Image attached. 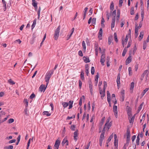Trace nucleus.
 Masks as SVG:
<instances>
[{"instance_id": "58", "label": "nucleus", "mask_w": 149, "mask_h": 149, "mask_svg": "<svg viewBox=\"0 0 149 149\" xmlns=\"http://www.w3.org/2000/svg\"><path fill=\"white\" fill-rule=\"evenodd\" d=\"M106 13H107V14H106L107 17H109L110 16V15H111V12L110 13H109V12L107 10L106 11Z\"/></svg>"}, {"instance_id": "62", "label": "nucleus", "mask_w": 149, "mask_h": 149, "mask_svg": "<svg viewBox=\"0 0 149 149\" xmlns=\"http://www.w3.org/2000/svg\"><path fill=\"white\" fill-rule=\"evenodd\" d=\"M138 27H135V34H138Z\"/></svg>"}, {"instance_id": "27", "label": "nucleus", "mask_w": 149, "mask_h": 149, "mask_svg": "<svg viewBox=\"0 0 149 149\" xmlns=\"http://www.w3.org/2000/svg\"><path fill=\"white\" fill-rule=\"evenodd\" d=\"M32 5L33 6L35 7V8L36 7H37V3L36 2V1L35 0H32Z\"/></svg>"}, {"instance_id": "28", "label": "nucleus", "mask_w": 149, "mask_h": 149, "mask_svg": "<svg viewBox=\"0 0 149 149\" xmlns=\"http://www.w3.org/2000/svg\"><path fill=\"white\" fill-rule=\"evenodd\" d=\"M8 82L11 85H13L15 83L11 79H10L8 81Z\"/></svg>"}, {"instance_id": "56", "label": "nucleus", "mask_w": 149, "mask_h": 149, "mask_svg": "<svg viewBox=\"0 0 149 149\" xmlns=\"http://www.w3.org/2000/svg\"><path fill=\"white\" fill-rule=\"evenodd\" d=\"M78 54L79 56H83V54L81 51L80 50L78 52Z\"/></svg>"}, {"instance_id": "61", "label": "nucleus", "mask_w": 149, "mask_h": 149, "mask_svg": "<svg viewBox=\"0 0 149 149\" xmlns=\"http://www.w3.org/2000/svg\"><path fill=\"white\" fill-rule=\"evenodd\" d=\"M137 49V48L136 47V44H135L134 46V50H133V54H134V53H135L136 51V50Z\"/></svg>"}, {"instance_id": "21", "label": "nucleus", "mask_w": 149, "mask_h": 149, "mask_svg": "<svg viewBox=\"0 0 149 149\" xmlns=\"http://www.w3.org/2000/svg\"><path fill=\"white\" fill-rule=\"evenodd\" d=\"M147 74V76H148V70H145L143 73V74L141 75V76L143 77V78L144 77L145 75Z\"/></svg>"}, {"instance_id": "10", "label": "nucleus", "mask_w": 149, "mask_h": 149, "mask_svg": "<svg viewBox=\"0 0 149 149\" xmlns=\"http://www.w3.org/2000/svg\"><path fill=\"white\" fill-rule=\"evenodd\" d=\"M111 14L112 16V19L115 20V17L116 15V11L115 10L113 12L111 11Z\"/></svg>"}, {"instance_id": "16", "label": "nucleus", "mask_w": 149, "mask_h": 149, "mask_svg": "<svg viewBox=\"0 0 149 149\" xmlns=\"http://www.w3.org/2000/svg\"><path fill=\"white\" fill-rule=\"evenodd\" d=\"M111 125L112 123L111 122L107 124L105 127V129H106L108 131L111 127Z\"/></svg>"}, {"instance_id": "64", "label": "nucleus", "mask_w": 149, "mask_h": 149, "mask_svg": "<svg viewBox=\"0 0 149 149\" xmlns=\"http://www.w3.org/2000/svg\"><path fill=\"white\" fill-rule=\"evenodd\" d=\"M75 125H72L71 126V128H70V129L72 130H75Z\"/></svg>"}, {"instance_id": "63", "label": "nucleus", "mask_w": 149, "mask_h": 149, "mask_svg": "<svg viewBox=\"0 0 149 149\" xmlns=\"http://www.w3.org/2000/svg\"><path fill=\"white\" fill-rule=\"evenodd\" d=\"M35 96V95L34 93H32L30 96V97L31 99H32L34 98Z\"/></svg>"}, {"instance_id": "5", "label": "nucleus", "mask_w": 149, "mask_h": 149, "mask_svg": "<svg viewBox=\"0 0 149 149\" xmlns=\"http://www.w3.org/2000/svg\"><path fill=\"white\" fill-rule=\"evenodd\" d=\"M102 54L101 56L100 62L102 65H104V62L105 60V55L104 52H102Z\"/></svg>"}, {"instance_id": "34", "label": "nucleus", "mask_w": 149, "mask_h": 149, "mask_svg": "<svg viewBox=\"0 0 149 149\" xmlns=\"http://www.w3.org/2000/svg\"><path fill=\"white\" fill-rule=\"evenodd\" d=\"M112 37H109L108 38V44L110 45L112 42Z\"/></svg>"}, {"instance_id": "33", "label": "nucleus", "mask_w": 149, "mask_h": 149, "mask_svg": "<svg viewBox=\"0 0 149 149\" xmlns=\"http://www.w3.org/2000/svg\"><path fill=\"white\" fill-rule=\"evenodd\" d=\"M143 104H144V102H143L139 106V107H138V112H139V111L141 110V109L142 107H143Z\"/></svg>"}, {"instance_id": "53", "label": "nucleus", "mask_w": 149, "mask_h": 149, "mask_svg": "<svg viewBox=\"0 0 149 149\" xmlns=\"http://www.w3.org/2000/svg\"><path fill=\"white\" fill-rule=\"evenodd\" d=\"M113 137V136L112 135H111L108 138L107 140V141L108 142V143H109L111 140V139Z\"/></svg>"}, {"instance_id": "37", "label": "nucleus", "mask_w": 149, "mask_h": 149, "mask_svg": "<svg viewBox=\"0 0 149 149\" xmlns=\"http://www.w3.org/2000/svg\"><path fill=\"white\" fill-rule=\"evenodd\" d=\"M46 34L45 33V34H44V37L42 39V41L41 42V43H40V46H42V44L44 41L45 40L46 38Z\"/></svg>"}, {"instance_id": "7", "label": "nucleus", "mask_w": 149, "mask_h": 149, "mask_svg": "<svg viewBox=\"0 0 149 149\" xmlns=\"http://www.w3.org/2000/svg\"><path fill=\"white\" fill-rule=\"evenodd\" d=\"M113 109L115 116L116 118H118L117 107L116 106H115L114 105Z\"/></svg>"}, {"instance_id": "24", "label": "nucleus", "mask_w": 149, "mask_h": 149, "mask_svg": "<svg viewBox=\"0 0 149 149\" xmlns=\"http://www.w3.org/2000/svg\"><path fill=\"white\" fill-rule=\"evenodd\" d=\"M127 50V48L126 47H125L124 49L123 50V53H122V56H125V54H126V53Z\"/></svg>"}, {"instance_id": "38", "label": "nucleus", "mask_w": 149, "mask_h": 149, "mask_svg": "<svg viewBox=\"0 0 149 149\" xmlns=\"http://www.w3.org/2000/svg\"><path fill=\"white\" fill-rule=\"evenodd\" d=\"M13 148V146H6L4 147L5 149H12Z\"/></svg>"}, {"instance_id": "17", "label": "nucleus", "mask_w": 149, "mask_h": 149, "mask_svg": "<svg viewBox=\"0 0 149 149\" xmlns=\"http://www.w3.org/2000/svg\"><path fill=\"white\" fill-rule=\"evenodd\" d=\"M83 59L85 63H89L90 62L89 58L85 56L83 57Z\"/></svg>"}, {"instance_id": "49", "label": "nucleus", "mask_w": 149, "mask_h": 149, "mask_svg": "<svg viewBox=\"0 0 149 149\" xmlns=\"http://www.w3.org/2000/svg\"><path fill=\"white\" fill-rule=\"evenodd\" d=\"M95 72V68L94 67H92L91 69V73L92 74H94Z\"/></svg>"}, {"instance_id": "40", "label": "nucleus", "mask_w": 149, "mask_h": 149, "mask_svg": "<svg viewBox=\"0 0 149 149\" xmlns=\"http://www.w3.org/2000/svg\"><path fill=\"white\" fill-rule=\"evenodd\" d=\"M129 74L130 76H131L132 74V71L131 68L129 67L128 68Z\"/></svg>"}, {"instance_id": "54", "label": "nucleus", "mask_w": 149, "mask_h": 149, "mask_svg": "<svg viewBox=\"0 0 149 149\" xmlns=\"http://www.w3.org/2000/svg\"><path fill=\"white\" fill-rule=\"evenodd\" d=\"M123 0H119V6L120 7L122 6L123 3Z\"/></svg>"}, {"instance_id": "39", "label": "nucleus", "mask_w": 149, "mask_h": 149, "mask_svg": "<svg viewBox=\"0 0 149 149\" xmlns=\"http://www.w3.org/2000/svg\"><path fill=\"white\" fill-rule=\"evenodd\" d=\"M114 146L117 148L118 146V140H114Z\"/></svg>"}, {"instance_id": "19", "label": "nucleus", "mask_w": 149, "mask_h": 149, "mask_svg": "<svg viewBox=\"0 0 149 149\" xmlns=\"http://www.w3.org/2000/svg\"><path fill=\"white\" fill-rule=\"evenodd\" d=\"M143 32H141L140 33V35L139 37V40L141 41L143 38Z\"/></svg>"}, {"instance_id": "35", "label": "nucleus", "mask_w": 149, "mask_h": 149, "mask_svg": "<svg viewBox=\"0 0 149 149\" xmlns=\"http://www.w3.org/2000/svg\"><path fill=\"white\" fill-rule=\"evenodd\" d=\"M36 19H35L34 20L33 24H32V25L31 26V29H33L35 27V25L36 24Z\"/></svg>"}, {"instance_id": "15", "label": "nucleus", "mask_w": 149, "mask_h": 149, "mask_svg": "<svg viewBox=\"0 0 149 149\" xmlns=\"http://www.w3.org/2000/svg\"><path fill=\"white\" fill-rule=\"evenodd\" d=\"M120 11L119 9H118L117 10V20L118 21L119 20V19L120 18Z\"/></svg>"}, {"instance_id": "30", "label": "nucleus", "mask_w": 149, "mask_h": 149, "mask_svg": "<svg viewBox=\"0 0 149 149\" xmlns=\"http://www.w3.org/2000/svg\"><path fill=\"white\" fill-rule=\"evenodd\" d=\"M149 89L148 88H146L143 91V92L142 93L141 95H142V96H143L144 94H145V93L148 91V90Z\"/></svg>"}, {"instance_id": "6", "label": "nucleus", "mask_w": 149, "mask_h": 149, "mask_svg": "<svg viewBox=\"0 0 149 149\" xmlns=\"http://www.w3.org/2000/svg\"><path fill=\"white\" fill-rule=\"evenodd\" d=\"M127 138L126 140L127 143L128 144L129 143L130 140V133L129 128H127Z\"/></svg>"}, {"instance_id": "31", "label": "nucleus", "mask_w": 149, "mask_h": 149, "mask_svg": "<svg viewBox=\"0 0 149 149\" xmlns=\"http://www.w3.org/2000/svg\"><path fill=\"white\" fill-rule=\"evenodd\" d=\"M134 86V82H132L131 84V87L130 88V90L132 91H133Z\"/></svg>"}, {"instance_id": "52", "label": "nucleus", "mask_w": 149, "mask_h": 149, "mask_svg": "<svg viewBox=\"0 0 149 149\" xmlns=\"http://www.w3.org/2000/svg\"><path fill=\"white\" fill-rule=\"evenodd\" d=\"M96 19L95 18H93L92 19V23L93 24H96Z\"/></svg>"}, {"instance_id": "45", "label": "nucleus", "mask_w": 149, "mask_h": 149, "mask_svg": "<svg viewBox=\"0 0 149 149\" xmlns=\"http://www.w3.org/2000/svg\"><path fill=\"white\" fill-rule=\"evenodd\" d=\"M88 83L89 84V88H92V83L91 80H89Z\"/></svg>"}, {"instance_id": "1", "label": "nucleus", "mask_w": 149, "mask_h": 149, "mask_svg": "<svg viewBox=\"0 0 149 149\" xmlns=\"http://www.w3.org/2000/svg\"><path fill=\"white\" fill-rule=\"evenodd\" d=\"M54 72V71L52 70L48 72H47L45 78V81L47 82V85L49 81V80L51 77V75Z\"/></svg>"}, {"instance_id": "60", "label": "nucleus", "mask_w": 149, "mask_h": 149, "mask_svg": "<svg viewBox=\"0 0 149 149\" xmlns=\"http://www.w3.org/2000/svg\"><path fill=\"white\" fill-rule=\"evenodd\" d=\"M16 140L15 139H13L10 141L8 143H15L16 141Z\"/></svg>"}, {"instance_id": "47", "label": "nucleus", "mask_w": 149, "mask_h": 149, "mask_svg": "<svg viewBox=\"0 0 149 149\" xmlns=\"http://www.w3.org/2000/svg\"><path fill=\"white\" fill-rule=\"evenodd\" d=\"M41 10V7H40L39 8L38 10V19H39L40 17V11Z\"/></svg>"}, {"instance_id": "12", "label": "nucleus", "mask_w": 149, "mask_h": 149, "mask_svg": "<svg viewBox=\"0 0 149 149\" xmlns=\"http://www.w3.org/2000/svg\"><path fill=\"white\" fill-rule=\"evenodd\" d=\"M46 89V87H45V86L44 85L42 84L40 87L39 90L41 92H42L43 91H44Z\"/></svg>"}, {"instance_id": "46", "label": "nucleus", "mask_w": 149, "mask_h": 149, "mask_svg": "<svg viewBox=\"0 0 149 149\" xmlns=\"http://www.w3.org/2000/svg\"><path fill=\"white\" fill-rule=\"evenodd\" d=\"M141 21H143L144 17V13L143 11H142L141 12Z\"/></svg>"}, {"instance_id": "23", "label": "nucleus", "mask_w": 149, "mask_h": 149, "mask_svg": "<svg viewBox=\"0 0 149 149\" xmlns=\"http://www.w3.org/2000/svg\"><path fill=\"white\" fill-rule=\"evenodd\" d=\"M115 20L112 19L111 23V27L112 29L114 27L115 25Z\"/></svg>"}, {"instance_id": "44", "label": "nucleus", "mask_w": 149, "mask_h": 149, "mask_svg": "<svg viewBox=\"0 0 149 149\" xmlns=\"http://www.w3.org/2000/svg\"><path fill=\"white\" fill-rule=\"evenodd\" d=\"M147 46L146 42V41H144L143 43V48L144 49H145Z\"/></svg>"}, {"instance_id": "59", "label": "nucleus", "mask_w": 149, "mask_h": 149, "mask_svg": "<svg viewBox=\"0 0 149 149\" xmlns=\"http://www.w3.org/2000/svg\"><path fill=\"white\" fill-rule=\"evenodd\" d=\"M79 86L80 88H81L82 83L81 81L80 80H79Z\"/></svg>"}, {"instance_id": "29", "label": "nucleus", "mask_w": 149, "mask_h": 149, "mask_svg": "<svg viewBox=\"0 0 149 149\" xmlns=\"http://www.w3.org/2000/svg\"><path fill=\"white\" fill-rule=\"evenodd\" d=\"M42 113L43 115H46L47 116H49L51 115V114L49 113L47 111H44Z\"/></svg>"}, {"instance_id": "50", "label": "nucleus", "mask_w": 149, "mask_h": 149, "mask_svg": "<svg viewBox=\"0 0 149 149\" xmlns=\"http://www.w3.org/2000/svg\"><path fill=\"white\" fill-rule=\"evenodd\" d=\"M104 120H105V117H104L102 119L101 121L100 122V125L101 126L103 125Z\"/></svg>"}, {"instance_id": "13", "label": "nucleus", "mask_w": 149, "mask_h": 149, "mask_svg": "<svg viewBox=\"0 0 149 149\" xmlns=\"http://www.w3.org/2000/svg\"><path fill=\"white\" fill-rule=\"evenodd\" d=\"M120 74L119 73L117 76V79L116 80V82L118 86V87L119 86V85L120 84Z\"/></svg>"}, {"instance_id": "41", "label": "nucleus", "mask_w": 149, "mask_h": 149, "mask_svg": "<svg viewBox=\"0 0 149 149\" xmlns=\"http://www.w3.org/2000/svg\"><path fill=\"white\" fill-rule=\"evenodd\" d=\"M24 112L26 116H28L29 115V112L27 109V108L26 107V108L24 110Z\"/></svg>"}, {"instance_id": "51", "label": "nucleus", "mask_w": 149, "mask_h": 149, "mask_svg": "<svg viewBox=\"0 0 149 149\" xmlns=\"http://www.w3.org/2000/svg\"><path fill=\"white\" fill-rule=\"evenodd\" d=\"M14 121V120L13 118H10L9 119L8 121V123L9 124L12 123Z\"/></svg>"}, {"instance_id": "8", "label": "nucleus", "mask_w": 149, "mask_h": 149, "mask_svg": "<svg viewBox=\"0 0 149 149\" xmlns=\"http://www.w3.org/2000/svg\"><path fill=\"white\" fill-rule=\"evenodd\" d=\"M60 144V141L59 140L57 139L55 142L54 147L55 148L54 149H58L59 148V146Z\"/></svg>"}, {"instance_id": "36", "label": "nucleus", "mask_w": 149, "mask_h": 149, "mask_svg": "<svg viewBox=\"0 0 149 149\" xmlns=\"http://www.w3.org/2000/svg\"><path fill=\"white\" fill-rule=\"evenodd\" d=\"M134 14V7H132L130 10V14L131 15H133Z\"/></svg>"}, {"instance_id": "11", "label": "nucleus", "mask_w": 149, "mask_h": 149, "mask_svg": "<svg viewBox=\"0 0 149 149\" xmlns=\"http://www.w3.org/2000/svg\"><path fill=\"white\" fill-rule=\"evenodd\" d=\"M103 31L102 28H100V29L99 31V32L98 37L100 40L102 39V36Z\"/></svg>"}, {"instance_id": "22", "label": "nucleus", "mask_w": 149, "mask_h": 149, "mask_svg": "<svg viewBox=\"0 0 149 149\" xmlns=\"http://www.w3.org/2000/svg\"><path fill=\"white\" fill-rule=\"evenodd\" d=\"M110 120H111V118L110 117H109L107 118V120H106V123L105 124L104 127L103 128H104V129H105V127H106V125H107V124H109L110 123H109V122Z\"/></svg>"}, {"instance_id": "48", "label": "nucleus", "mask_w": 149, "mask_h": 149, "mask_svg": "<svg viewBox=\"0 0 149 149\" xmlns=\"http://www.w3.org/2000/svg\"><path fill=\"white\" fill-rule=\"evenodd\" d=\"M82 46L83 49H84L85 51L86 49V47L85 45V43L84 41H82Z\"/></svg>"}, {"instance_id": "43", "label": "nucleus", "mask_w": 149, "mask_h": 149, "mask_svg": "<svg viewBox=\"0 0 149 149\" xmlns=\"http://www.w3.org/2000/svg\"><path fill=\"white\" fill-rule=\"evenodd\" d=\"M140 141V138L139 136V135L137 136V139L136 141V142L137 145H139V144Z\"/></svg>"}, {"instance_id": "2", "label": "nucleus", "mask_w": 149, "mask_h": 149, "mask_svg": "<svg viewBox=\"0 0 149 149\" xmlns=\"http://www.w3.org/2000/svg\"><path fill=\"white\" fill-rule=\"evenodd\" d=\"M60 26H59L55 31V33L54 35V38L55 40H57L59 36V33L60 31Z\"/></svg>"}, {"instance_id": "55", "label": "nucleus", "mask_w": 149, "mask_h": 149, "mask_svg": "<svg viewBox=\"0 0 149 149\" xmlns=\"http://www.w3.org/2000/svg\"><path fill=\"white\" fill-rule=\"evenodd\" d=\"M2 2L3 3V6L5 7V9H6V4L4 0H2Z\"/></svg>"}, {"instance_id": "20", "label": "nucleus", "mask_w": 149, "mask_h": 149, "mask_svg": "<svg viewBox=\"0 0 149 149\" xmlns=\"http://www.w3.org/2000/svg\"><path fill=\"white\" fill-rule=\"evenodd\" d=\"M77 131H75L74 133V137L75 140L76 141L77 139L76 137L78 136V134L77 132Z\"/></svg>"}, {"instance_id": "18", "label": "nucleus", "mask_w": 149, "mask_h": 149, "mask_svg": "<svg viewBox=\"0 0 149 149\" xmlns=\"http://www.w3.org/2000/svg\"><path fill=\"white\" fill-rule=\"evenodd\" d=\"M128 119L129 120V122L130 123H133L134 119V117L133 116L132 118L130 117Z\"/></svg>"}, {"instance_id": "25", "label": "nucleus", "mask_w": 149, "mask_h": 149, "mask_svg": "<svg viewBox=\"0 0 149 149\" xmlns=\"http://www.w3.org/2000/svg\"><path fill=\"white\" fill-rule=\"evenodd\" d=\"M84 73L83 71H81V73L80 76L81 79L82 80H84Z\"/></svg>"}, {"instance_id": "57", "label": "nucleus", "mask_w": 149, "mask_h": 149, "mask_svg": "<svg viewBox=\"0 0 149 149\" xmlns=\"http://www.w3.org/2000/svg\"><path fill=\"white\" fill-rule=\"evenodd\" d=\"M30 140H31V139H29L28 141V142L27 143V147L26 148V149H29V146L30 143Z\"/></svg>"}, {"instance_id": "42", "label": "nucleus", "mask_w": 149, "mask_h": 149, "mask_svg": "<svg viewBox=\"0 0 149 149\" xmlns=\"http://www.w3.org/2000/svg\"><path fill=\"white\" fill-rule=\"evenodd\" d=\"M71 30H72V32H71V33H70V35L69 36V37H68L67 40H68L69 39H70V37L72 35V34L74 31V28H73Z\"/></svg>"}, {"instance_id": "9", "label": "nucleus", "mask_w": 149, "mask_h": 149, "mask_svg": "<svg viewBox=\"0 0 149 149\" xmlns=\"http://www.w3.org/2000/svg\"><path fill=\"white\" fill-rule=\"evenodd\" d=\"M66 143V145L68 146V141L67 139V138L66 137H65L63 141H62L61 144L62 146H64L65 143Z\"/></svg>"}, {"instance_id": "4", "label": "nucleus", "mask_w": 149, "mask_h": 149, "mask_svg": "<svg viewBox=\"0 0 149 149\" xmlns=\"http://www.w3.org/2000/svg\"><path fill=\"white\" fill-rule=\"evenodd\" d=\"M132 54V51L131 50L129 52V56L127 58L126 60V65H127L130 63L132 61V58L131 55Z\"/></svg>"}, {"instance_id": "3", "label": "nucleus", "mask_w": 149, "mask_h": 149, "mask_svg": "<svg viewBox=\"0 0 149 149\" xmlns=\"http://www.w3.org/2000/svg\"><path fill=\"white\" fill-rule=\"evenodd\" d=\"M105 129L104 128H103L102 133L101 134L99 139V143L100 146H102L103 140L104 138V135L105 134Z\"/></svg>"}, {"instance_id": "26", "label": "nucleus", "mask_w": 149, "mask_h": 149, "mask_svg": "<svg viewBox=\"0 0 149 149\" xmlns=\"http://www.w3.org/2000/svg\"><path fill=\"white\" fill-rule=\"evenodd\" d=\"M63 107L64 108L67 107L69 105V103L65 102H63L62 103Z\"/></svg>"}, {"instance_id": "32", "label": "nucleus", "mask_w": 149, "mask_h": 149, "mask_svg": "<svg viewBox=\"0 0 149 149\" xmlns=\"http://www.w3.org/2000/svg\"><path fill=\"white\" fill-rule=\"evenodd\" d=\"M114 39L115 40L116 42H117L118 40V38H117V34L116 33H114Z\"/></svg>"}, {"instance_id": "14", "label": "nucleus", "mask_w": 149, "mask_h": 149, "mask_svg": "<svg viewBox=\"0 0 149 149\" xmlns=\"http://www.w3.org/2000/svg\"><path fill=\"white\" fill-rule=\"evenodd\" d=\"M99 91H100V94L101 95V97L102 99H103L104 97V96L105 95V93H102L103 91H102V90L101 89V88H99Z\"/></svg>"}]
</instances>
